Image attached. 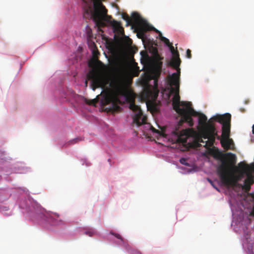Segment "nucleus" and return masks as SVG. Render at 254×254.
<instances>
[{"label":"nucleus","instance_id":"13","mask_svg":"<svg viewBox=\"0 0 254 254\" xmlns=\"http://www.w3.org/2000/svg\"><path fill=\"white\" fill-rule=\"evenodd\" d=\"M122 17L123 19L127 22V26H129L131 25V20L130 18L129 17L127 14L126 13H123L122 14Z\"/></svg>","mask_w":254,"mask_h":254},{"label":"nucleus","instance_id":"8","mask_svg":"<svg viewBox=\"0 0 254 254\" xmlns=\"http://www.w3.org/2000/svg\"><path fill=\"white\" fill-rule=\"evenodd\" d=\"M87 78L91 81V87L94 91L99 87L103 88L107 82L106 77L103 74L94 69L89 72Z\"/></svg>","mask_w":254,"mask_h":254},{"label":"nucleus","instance_id":"22","mask_svg":"<svg viewBox=\"0 0 254 254\" xmlns=\"http://www.w3.org/2000/svg\"><path fill=\"white\" fill-rule=\"evenodd\" d=\"M246 165H245V164L243 162H240L239 164V166L241 168H244L245 167Z\"/></svg>","mask_w":254,"mask_h":254},{"label":"nucleus","instance_id":"27","mask_svg":"<svg viewBox=\"0 0 254 254\" xmlns=\"http://www.w3.org/2000/svg\"><path fill=\"white\" fill-rule=\"evenodd\" d=\"M212 186L214 188H215L217 190H218V189H217L216 187H215L214 186V185H213V184Z\"/></svg>","mask_w":254,"mask_h":254},{"label":"nucleus","instance_id":"24","mask_svg":"<svg viewBox=\"0 0 254 254\" xmlns=\"http://www.w3.org/2000/svg\"><path fill=\"white\" fill-rule=\"evenodd\" d=\"M251 215L254 216V208L253 209V210L251 212Z\"/></svg>","mask_w":254,"mask_h":254},{"label":"nucleus","instance_id":"19","mask_svg":"<svg viewBox=\"0 0 254 254\" xmlns=\"http://www.w3.org/2000/svg\"><path fill=\"white\" fill-rule=\"evenodd\" d=\"M111 234L114 236H115L117 239H119L120 240H121V241L124 243V239L121 237V236L120 235H119V234H117V233H113V232H111Z\"/></svg>","mask_w":254,"mask_h":254},{"label":"nucleus","instance_id":"15","mask_svg":"<svg viewBox=\"0 0 254 254\" xmlns=\"http://www.w3.org/2000/svg\"><path fill=\"white\" fill-rule=\"evenodd\" d=\"M111 23L115 29L121 28L120 22L115 20H113L111 22Z\"/></svg>","mask_w":254,"mask_h":254},{"label":"nucleus","instance_id":"14","mask_svg":"<svg viewBox=\"0 0 254 254\" xmlns=\"http://www.w3.org/2000/svg\"><path fill=\"white\" fill-rule=\"evenodd\" d=\"M155 31L157 32H159L160 36V39L162 41H163L168 47H169L170 45L172 44L170 42L168 39L166 38V37H163L162 35V34L161 32H160L157 30H155Z\"/></svg>","mask_w":254,"mask_h":254},{"label":"nucleus","instance_id":"6","mask_svg":"<svg viewBox=\"0 0 254 254\" xmlns=\"http://www.w3.org/2000/svg\"><path fill=\"white\" fill-rule=\"evenodd\" d=\"M214 121L222 125V139L220 140L222 146L225 149H229L232 140L229 139L231 115L226 113L223 115H216L212 118Z\"/></svg>","mask_w":254,"mask_h":254},{"label":"nucleus","instance_id":"1","mask_svg":"<svg viewBox=\"0 0 254 254\" xmlns=\"http://www.w3.org/2000/svg\"><path fill=\"white\" fill-rule=\"evenodd\" d=\"M181 72L173 73L168 76V82L170 86V93L174 94L172 104L174 110L181 116L180 123H187L190 127L193 125L191 116H197L198 113L191 107L190 102L180 101L179 95Z\"/></svg>","mask_w":254,"mask_h":254},{"label":"nucleus","instance_id":"2","mask_svg":"<svg viewBox=\"0 0 254 254\" xmlns=\"http://www.w3.org/2000/svg\"><path fill=\"white\" fill-rule=\"evenodd\" d=\"M114 92L111 94V97L107 98L106 101L113 100L114 101H119L117 96L119 95L125 96L126 102L129 104V108L134 113L133 116V123L137 126L139 127L141 125H144L145 127L149 129L155 133H159V131L155 129L151 124L147 123V117L143 113L140 108L135 104V94H132L128 90L126 86L124 85L123 81H116L114 83Z\"/></svg>","mask_w":254,"mask_h":254},{"label":"nucleus","instance_id":"28","mask_svg":"<svg viewBox=\"0 0 254 254\" xmlns=\"http://www.w3.org/2000/svg\"><path fill=\"white\" fill-rule=\"evenodd\" d=\"M241 111L242 112H245V110L244 109H241Z\"/></svg>","mask_w":254,"mask_h":254},{"label":"nucleus","instance_id":"7","mask_svg":"<svg viewBox=\"0 0 254 254\" xmlns=\"http://www.w3.org/2000/svg\"><path fill=\"white\" fill-rule=\"evenodd\" d=\"M33 207L34 209L33 213L35 214L37 217H43L47 222L51 223L52 225H60L63 223V221L59 219V215L57 213H46V214H44V209L39 204L34 203L33 204Z\"/></svg>","mask_w":254,"mask_h":254},{"label":"nucleus","instance_id":"18","mask_svg":"<svg viewBox=\"0 0 254 254\" xmlns=\"http://www.w3.org/2000/svg\"><path fill=\"white\" fill-rule=\"evenodd\" d=\"M86 235H88L89 236H92L95 233V231L93 230H90L89 231H86L84 233Z\"/></svg>","mask_w":254,"mask_h":254},{"label":"nucleus","instance_id":"23","mask_svg":"<svg viewBox=\"0 0 254 254\" xmlns=\"http://www.w3.org/2000/svg\"><path fill=\"white\" fill-rule=\"evenodd\" d=\"M93 64H94V62H92V63H91V62H90V63H89V65L90 66H92Z\"/></svg>","mask_w":254,"mask_h":254},{"label":"nucleus","instance_id":"20","mask_svg":"<svg viewBox=\"0 0 254 254\" xmlns=\"http://www.w3.org/2000/svg\"><path fill=\"white\" fill-rule=\"evenodd\" d=\"M159 76V73H156L154 76H153V77H151V78L154 80V82L155 85H156V84L157 85V78Z\"/></svg>","mask_w":254,"mask_h":254},{"label":"nucleus","instance_id":"12","mask_svg":"<svg viewBox=\"0 0 254 254\" xmlns=\"http://www.w3.org/2000/svg\"><path fill=\"white\" fill-rule=\"evenodd\" d=\"M254 183L252 178L251 177H248L244 181L243 185H241L242 189L245 190L246 192L250 191L251 189V186Z\"/></svg>","mask_w":254,"mask_h":254},{"label":"nucleus","instance_id":"21","mask_svg":"<svg viewBox=\"0 0 254 254\" xmlns=\"http://www.w3.org/2000/svg\"><path fill=\"white\" fill-rule=\"evenodd\" d=\"M186 57L189 59L191 58V51L190 49H188L186 52Z\"/></svg>","mask_w":254,"mask_h":254},{"label":"nucleus","instance_id":"16","mask_svg":"<svg viewBox=\"0 0 254 254\" xmlns=\"http://www.w3.org/2000/svg\"><path fill=\"white\" fill-rule=\"evenodd\" d=\"M81 138H80V137H77L76 138H74L72 140H71L69 141L68 143L69 144H74V143H76L77 142H78L79 141H80L81 140Z\"/></svg>","mask_w":254,"mask_h":254},{"label":"nucleus","instance_id":"4","mask_svg":"<svg viewBox=\"0 0 254 254\" xmlns=\"http://www.w3.org/2000/svg\"><path fill=\"white\" fill-rule=\"evenodd\" d=\"M212 118L207 123V118L204 114H200L198 118V123L201 126L199 135L195 138L193 146L199 147L203 146L206 149H209L213 145L215 140L217 133L213 124L211 122L214 120Z\"/></svg>","mask_w":254,"mask_h":254},{"label":"nucleus","instance_id":"17","mask_svg":"<svg viewBox=\"0 0 254 254\" xmlns=\"http://www.w3.org/2000/svg\"><path fill=\"white\" fill-rule=\"evenodd\" d=\"M187 160L186 158H182L180 160V162L182 164L185 165L187 166H189V164L187 162Z\"/></svg>","mask_w":254,"mask_h":254},{"label":"nucleus","instance_id":"25","mask_svg":"<svg viewBox=\"0 0 254 254\" xmlns=\"http://www.w3.org/2000/svg\"><path fill=\"white\" fill-rule=\"evenodd\" d=\"M208 181L212 185H213V182L210 179H208Z\"/></svg>","mask_w":254,"mask_h":254},{"label":"nucleus","instance_id":"26","mask_svg":"<svg viewBox=\"0 0 254 254\" xmlns=\"http://www.w3.org/2000/svg\"><path fill=\"white\" fill-rule=\"evenodd\" d=\"M87 85H88V81H87V80H86L85 81V86H86V87H87Z\"/></svg>","mask_w":254,"mask_h":254},{"label":"nucleus","instance_id":"9","mask_svg":"<svg viewBox=\"0 0 254 254\" xmlns=\"http://www.w3.org/2000/svg\"><path fill=\"white\" fill-rule=\"evenodd\" d=\"M131 25L136 26L140 31L144 32L149 29V25L147 22L136 12H132L131 17Z\"/></svg>","mask_w":254,"mask_h":254},{"label":"nucleus","instance_id":"10","mask_svg":"<svg viewBox=\"0 0 254 254\" xmlns=\"http://www.w3.org/2000/svg\"><path fill=\"white\" fill-rule=\"evenodd\" d=\"M170 51L172 54V58L169 62V65L177 70V72L178 71L181 72L180 65L181 64V61L179 57V53L176 50H175L172 44L169 46Z\"/></svg>","mask_w":254,"mask_h":254},{"label":"nucleus","instance_id":"11","mask_svg":"<svg viewBox=\"0 0 254 254\" xmlns=\"http://www.w3.org/2000/svg\"><path fill=\"white\" fill-rule=\"evenodd\" d=\"M176 134L178 136V141L182 143H187L188 139L190 137L189 132L187 130H183L181 132L175 131Z\"/></svg>","mask_w":254,"mask_h":254},{"label":"nucleus","instance_id":"3","mask_svg":"<svg viewBox=\"0 0 254 254\" xmlns=\"http://www.w3.org/2000/svg\"><path fill=\"white\" fill-rule=\"evenodd\" d=\"M215 157L221 160L222 164L217 169V174L222 183L226 186H235L237 185L238 179L231 172L232 168H236V155L231 152L223 153L219 150L216 151Z\"/></svg>","mask_w":254,"mask_h":254},{"label":"nucleus","instance_id":"5","mask_svg":"<svg viewBox=\"0 0 254 254\" xmlns=\"http://www.w3.org/2000/svg\"><path fill=\"white\" fill-rule=\"evenodd\" d=\"M121 80L123 81L124 85L126 86L128 91H129L132 94H134V93L129 89L127 80L122 75L117 76L114 77L111 82L110 83V86L111 88V91L108 93H106L104 94L101 98H100V95H97L96 98L92 100H85V102L90 105H93L96 106V104L100 101V104L102 106H105L109 104L111 105V107L109 108L110 110L112 111H118L120 109V107L119 106V104H121V101L120 99V97H124V95H119L117 96V98L119 101H114L113 100H110L109 101H106L109 98L111 97V94L114 92V83L116 81H120Z\"/></svg>","mask_w":254,"mask_h":254}]
</instances>
